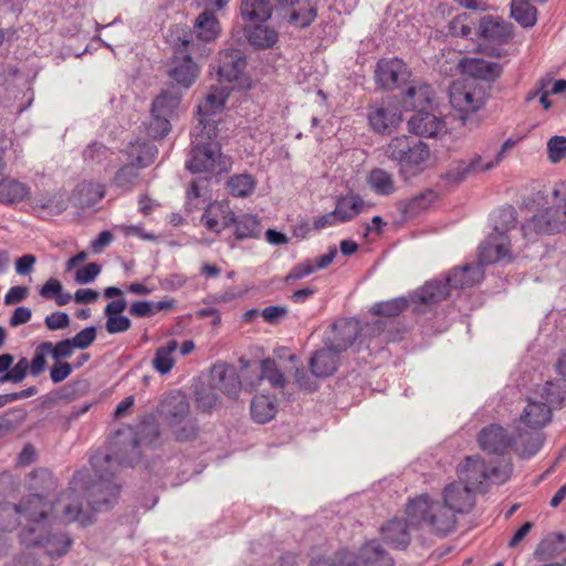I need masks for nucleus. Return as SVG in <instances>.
I'll list each match as a JSON object with an SVG mask.
<instances>
[{
  "instance_id": "nucleus-64",
  "label": "nucleus",
  "mask_w": 566,
  "mask_h": 566,
  "mask_svg": "<svg viewBox=\"0 0 566 566\" xmlns=\"http://www.w3.org/2000/svg\"><path fill=\"white\" fill-rule=\"evenodd\" d=\"M547 156L551 163L556 164L566 157V137L556 135L547 142Z\"/></svg>"
},
{
  "instance_id": "nucleus-8",
  "label": "nucleus",
  "mask_w": 566,
  "mask_h": 566,
  "mask_svg": "<svg viewBox=\"0 0 566 566\" xmlns=\"http://www.w3.org/2000/svg\"><path fill=\"white\" fill-rule=\"evenodd\" d=\"M449 102L452 108L460 114L462 122L467 116L482 108L484 99L472 84L453 82L449 87Z\"/></svg>"
},
{
  "instance_id": "nucleus-6",
  "label": "nucleus",
  "mask_w": 566,
  "mask_h": 566,
  "mask_svg": "<svg viewBox=\"0 0 566 566\" xmlns=\"http://www.w3.org/2000/svg\"><path fill=\"white\" fill-rule=\"evenodd\" d=\"M386 154L391 160L398 163L402 171L424 164L429 159L430 150L423 142L401 135L389 142Z\"/></svg>"
},
{
  "instance_id": "nucleus-14",
  "label": "nucleus",
  "mask_w": 566,
  "mask_h": 566,
  "mask_svg": "<svg viewBox=\"0 0 566 566\" xmlns=\"http://www.w3.org/2000/svg\"><path fill=\"white\" fill-rule=\"evenodd\" d=\"M409 76L405 62L398 57L380 60L375 70L376 83L385 90H394Z\"/></svg>"
},
{
  "instance_id": "nucleus-55",
  "label": "nucleus",
  "mask_w": 566,
  "mask_h": 566,
  "mask_svg": "<svg viewBox=\"0 0 566 566\" xmlns=\"http://www.w3.org/2000/svg\"><path fill=\"white\" fill-rule=\"evenodd\" d=\"M179 103L180 97L178 95L169 92H163L154 99L151 104V114H160L171 118Z\"/></svg>"
},
{
  "instance_id": "nucleus-24",
  "label": "nucleus",
  "mask_w": 566,
  "mask_h": 566,
  "mask_svg": "<svg viewBox=\"0 0 566 566\" xmlns=\"http://www.w3.org/2000/svg\"><path fill=\"white\" fill-rule=\"evenodd\" d=\"M210 382L220 394L235 397L240 392L241 381L234 367L228 365H214L210 373Z\"/></svg>"
},
{
  "instance_id": "nucleus-10",
  "label": "nucleus",
  "mask_w": 566,
  "mask_h": 566,
  "mask_svg": "<svg viewBox=\"0 0 566 566\" xmlns=\"http://www.w3.org/2000/svg\"><path fill=\"white\" fill-rule=\"evenodd\" d=\"M156 154L157 149L154 146L144 145L142 155L132 158L116 171L113 184L124 191L130 190L139 179V170L149 166L155 160Z\"/></svg>"
},
{
  "instance_id": "nucleus-41",
  "label": "nucleus",
  "mask_w": 566,
  "mask_h": 566,
  "mask_svg": "<svg viewBox=\"0 0 566 566\" xmlns=\"http://www.w3.org/2000/svg\"><path fill=\"white\" fill-rule=\"evenodd\" d=\"M198 39L205 42L213 41L220 33V24L216 15L211 12H201L193 24Z\"/></svg>"
},
{
  "instance_id": "nucleus-23",
  "label": "nucleus",
  "mask_w": 566,
  "mask_h": 566,
  "mask_svg": "<svg viewBox=\"0 0 566 566\" xmlns=\"http://www.w3.org/2000/svg\"><path fill=\"white\" fill-rule=\"evenodd\" d=\"M368 119L374 130L390 133L401 123V113L390 104L374 105L369 108Z\"/></svg>"
},
{
  "instance_id": "nucleus-50",
  "label": "nucleus",
  "mask_w": 566,
  "mask_h": 566,
  "mask_svg": "<svg viewBox=\"0 0 566 566\" xmlns=\"http://www.w3.org/2000/svg\"><path fill=\"white\" fill-rule=\"evenodd\" d=\"M228 94L223 88H213L198 105V115L212 116L221 112L226 105Z\"/></svg>"
},
{
  "instance_id": "nucleus-59",
  "label": "nucleus",
  "mask_w": 566,
  "mask_h": 566,
  "mask_svg": "<svg viewBox=\"0 0 566 566\" xmlns=\"http://www.w3.org/2000/svg\"><path fill=\"white\" fill-rule=\"evenodd\" d=\"M174 438L180 442L191 441L196 439L199 432V427L196 420L190 416L178 422L176 427L168 429Z\"/></svg>"
},
{
  "instance_id": "nucleus-57",
  "label": "nucleus",
  "mask_w": 566,
  "mask_h": 566,
  "mask_svg": "<svg viewBox=\"0 0 566 566\" xmlns=\"http://www.w3.org/2000/svg\"><path fill=\"white\" fill-rule=\"evenodd\" d=\"M408 307V300L405 297H397L389 301L376 303L370 308L374 315L394 317L399 315Z\"/></svg>"
},
{
  "instance_id": "nucleus-49",
  "label": "nucleus",
  "mask_w": 566,
  "mask_h": 566,
  "mask_svg": "<svg viewBox=\"0 0 566 566\" xmlns=\"http://www.w3.org/2000/svg\"><path fill=\"white\" fill-rule=\"evenodd\" d=\"M277 32L263 24H258L248 33L249 43L258 49H271L277 42Z\"/></svg>"
},
{
  "instance_id": "nucleus-62",
  "label": "nucleus",
  "mask_w": 566,
  "mask_h": 566,
  "mask_svg": "<svg viewBox=\"0 0 566 566\" xmlns=\"http://www.w3.org/2000/svg\"><path fill=\"white\" fill-rule=\"evenodd\" d=\"M516 226V210L513 207H506L500 210L495 226L494 232L499 235H505V232L510 229L515 228Z\"/></svg>"
},
{
  "instance_id": "nucleus-52",
  "label": "nucleus",
  "mask_w": 566,
  "mask_h": 566,
  "mask_svg": "<svg viewBox=\"0 0 566 566\" xmlns=\"http://www.w3.org/2000/svg\"><path fill=\"white\" fill-rule=\"evenodd\" d=\"M229 192L239 198L251 195L255 188V180L251 175L240 174L232 176L227 182Z\"/></svg>"
},
{
  "instance_id": "nucleus-20",
  "label": "nucleus",
  "mask_w": 566,
  "mask_h": 566,
  "mask_svg": "<svg viewBox=\"0 0 566 566\" xmlns=\"http://www.w3.org/2000/svg\"><path fill=\"white\" fill-rule=\"evenodd\" d=\"M513 438L500 424H490L483 428L479 436L478 442L480 448L489 453L502 454L512 444Z\"/></svg>"
},
{
  "instance_id": "nucleus-2",
  "label": "nucleus",
  "mask_w": 566,
  "mask_h": 566,
  "mask_svg": "<svg viewBox=\"0 0 566 566\" xmlns=\"http://www.w3.org/2000/svg\"><path fill=\"white\" fill-rule=\"evenodd\" d=\"M405 514L411 525H427L440 536L452 533L457 526V514L446 505L432 501L428 494L410 499L405 506Z\"/></svg>"
},
{
  "instance_id": "nucleus-27",
  "label": "nucleus",
  "mask_w": 566,
  "mask_h": 566,
  "mask_svg": "<svg viewBox=\"0 0 566 566\" xmlns=\"http://www.w3.org/2000/svg\"><path fill=\"white\" fill-rule=\"evenodd\" d=\"M48 503L38 494L29 495L19 505L13 506L29 523L28 527H45L43 522L48 515Z\"/></svg>"
},
{
  "instance_id": "nucleus-26",
  "label": "nucleus",
  "mask_w": 566,
  "mask_h": 566,
  "mask_svg": "<svg viewBox=\"0 0 566 566\" xmlns=\"http://www.w3.org/2000/svg\"><path fill=\"white\" fill-rule=\"evenodd\" d=\"M202 221L208 230L220 233L235 222V214L228 202H213L207 207Z\"/></svg>"
},
{
  "instance_id": "nucleus-54",
  "label": "nucleus",
  "mask_w": 566,
  "mask_h": 566,
  "mask_svg": "<svg viewBox=\"0 0 566 566\" xmlns=\"http://www.w3.org/2000/svg\"><path fill=\"white\" fill-rule=\"evenodd\" d=\"M220 392L210 382L201 384L196 390L197 408L202 411H210L218 403Z\"/></svg>"
},
{
  "instance_id": "nucleus-36",
  "label": "nucleus",
  "mask_w": 566,
  "mask_h": 566,
  "mask_svg": "<svg viewBox=\"0 0 566 566\" xmlns=\"http://www.w3.org/2000/svg\"><path fill=\"white\" fill-rule=\"evenodd\" d=\"M365 205L359 195L349 191L337 199L334 214L338 217L339 222H346L356 218L363 211Z\"/></svg>"
},
{
  "instance_id": "nucleus-48",
  "label": "nucleus",
  "mask_w": 566,
  "mask_h": 566,
  "mask_svg": "<svg viewBox=\"0 0 566 566\" xmlns=\"http://www.w3.org/2000/svg\"><path fill=\"white\" fill-rule=\"evenodd\" d=\"M511 17L523 28H532L537 21V9L527 0H512Z\"/></svg>"
},
{
  "instance_id": "nucleus-28",
  "label": "nucleus",
  "mask_w": 566,
  "mask_h": 566,
  "mask_svg": "<svg viewBox=\"0 0 566 566\" xmlns=\"http://www.w3.org/2000/svg\"><path fill=\"white\" fill-rule=\"evenodd\" d=\"M511 261L510 242L506 235L491 233L480 248L479 260L482 264Z\"/></svg>"
},
{
  "instance_id": "nucleus-44",
  "label": "nucleus",
  "mask_w": 566,
  "mask_h": 566,
  "mask_svg": "<svg viewBox=\"0 0 566 566\" xmlns=\"http://www.w3.org/2000/svg\"><path fill=\"white\" fill-rule=\"evenodd\" d=\"M252 418L259 423H265L274 418L276 413L275 401L266 395L255 396L250 406Z\"/></svg>"
},
{
  "instance_id": "nucleus-30",
  "label": "nucleus",
  "mask_w": 566,
  "mask_h": 566,
  "mask_svg": "<svg viewBox=\"0 0 566 566\" xmlns=\"http://www.w3.org/2000/svg\"><path fill=\"white\" fill-rule=\"evenodd\" d=\"M434 93L432 88L424 83H412L402 95L403 106L411 111L422 112L433 102Z\"/></svg>"
},
{
  "instance_id": "nucleus-3",
  "label": "nucleus",
  "mask_w": 566,
  "mask_h": 566,
  "mask_svg": "<svg viewBox=\"0 0 566 566\" xmlns=\"http://www.w3.org/2000/svg\"><path fill=\"white\" fill-rule=\"evenodd\" d=\"M552 198L549 207L522 226L524 237L559 233L566 229V181L553 189Z\"/></svg>"
},
{
  "instance_id": "nucleus-12",
  "label": "nucleus",
  "mask_w": 566,
  "mask_h": 566,
  "mask_svg": "<svg viewBox=\"0 0 566 566\" xmlns=\"http://www.w3.org/2000/svg\"><path fill=\"white\" fill-rule=\"evenodd\" d=\"M497 473L499 470L496 468L489 472L484 460L480 455L467 457L458 471L460 483L469 486L472 491L479 490L484 481L496 476Z\"/></svg>"
},
{
  "instance_id": "nucleus-13",
  "label": "nucleus",
  "mask_w": 566,
  "mask_h": 566,
  "mask_svg": "<svg viewBox=\"0 0 566 566\" xmlns=\"http://www.w3.org/2000/svg\"><path fill=\"white\" fill-rule=\"evenodd\" d=\"M139 440L135 434H129L123 439L114 441V451L112 454H101L99 457H109L112 460L106 464L114 471L119 465H134L140 460Z\"/></svg>"
},
{
  "instance_id": "nucleus-42",
  "label": "nucleus",
  "mask_w": 566,
  "mask_h": 566,
  "mask_svg": "<svg viewBox=\"0 0 566 566\" xmlns=\"http://www.w3.org/2000/svg\"><path fill=\"white\" fill-rule=\"evenodd\" d=\"M177 348L178 342L176 339H170L166 345L158 347L151 361L154 369L160 375L168 374L175 366L174 353Z\"/></svg>"
},
{
  "instance_id": "nucleus-25",
  "label": "nucleus",
  "mask_w": 566,
  "mask_h": 566,
  "mask_svg": "<svg viewBox=\"0 0 566 566\" xmlns=\"http://www.w3.org/2000/svg\"><path fill=\"white\" fill-rule=\"evenodd\" d=\"M416 527L409 523L408 517H392L380 527L382 539L396 548H405L410 543V528Z\"/></svg>"
},
{
  "instance_id": "nucleus-7",
  "label": "nucleus",
  "mask_w": 566,
  "mask_h": 566,
  "mask_svg": "<svg viewBox=\"0 0 566 566\" xmlns=\"http://www.w3.org/2000/svg\"><path fill=\"white\" fill-rule=\"evenodd\" d=\"M27 546H41L51 558L61 557L70 551L73 541L62 531L45 527H27L21 533Z\"/></svg>"
},
{
  "instance_id": "nucleus-53",
  "label": "nucleus",
  "mask_w": 566,
  "mask_h": 566,
  "mask_svg": "<svg viewBox=\"0 0 566 566\" xmlns=\"http://www.w3.org/2000/svg\"><path fill=\"white\" fill-rule=\"evenodd\" d=\"M234 235L239 240L256 238L260 234V223L255 216L243 214L239 219L235 218Z\"/></svg>"
},
{
  "instance_id": "nucleus-17",
  "label": "nucleus",
  "mask_w": 566,
  "mask_h": 566,
  "mask_svg": "<svg viewBox=\"0 0 566 566\" xmlns=\"http://www.w3.org/2000/svg\"><path fill=\"white\" fill-rule=\"evenodd\" d=\"M81 491L75 490V485L71 483V486L63 493H61L53 504V510L56 518H60L64 523H71L81 521L82 524L85 520H81L82 504L80 501Z\"/></svg>"
},
{
  "instance_id": "nucleus-18",
  "label": "nucleus",
  "mask_w": 566,
  "mask_h": 566,
  "mask_svg": "<svg viewBox=\"0 0 566 566\" xmlns=\"http://www.w3.org/2000/svg\"><path fill=\"white\" fill-rule=\"evenodd\" d=\"M245 59L239 49H227L219 53L217 74L218 80L224 83H232L239 80L245 67Z\"/></svg>"
},
{
  "instance_id": "nucleus-22",
  "label": "nucleus",
  "mask_w": 566,
  "mask_h": 566,
  "mask_svg": "<svg viewBox=\"0 0 566 566\" xmlns=\"http://www.w3.org/2000/svg\"><path fill=\"white\" fill-rule=\"evenodd\" d=\"M340 353L329 346L315 350L308 359V367L316 378H326L335 374L339 365Z\"/></svg>"
},
{
  "instance_id": "nucleus-37",
  "label": "nucleus",
  "mask_w": 566,
  "mask_h": 566,
  "mask_svg": "<svg viewBox=\"0 0 566 566\" xmlns=\"http://www.w3.org/2000/svg\"><path fill=\"white\" fill-rule=\"evenodd\" d=\"M436 198L437 195L433 190L426 189L410 199L401 200L399 210L405 219H410L429 209Z\"/></svg>"
},
{
  "instance_id": "nucleus-45",
  "label": "nucleus",
  "mask_w": 566,
  "mask_h": 566,
  "mask_svg": "<svg viewBox=\"0 0 566 566\" xmlns=\"http://www.w3.org/2000/svg\"><path fill=\"white\" fill-rule=\"evenodd\" d=\"M367 184L377 195L381 196H389L396 189L392 174L381 168H374L369 171Z\"/></svg>"
},
{
  "instance_id": "nucleus-51",
  "label": "nucleus",
  "mask_w": 566,
  "mask_h": 566,
  "mask_svg": "<svg viewBox=\"0 0 566 566\" xmlns=\"http://www.w3.org/2000/svg\"><path fill=\"white\" fill-rule=\"evenodd\" d=\"M32 205L36 209L46 210L51 213H60L65 210L63 197L57 192H40L32 199Z\"/></svg>"
},
{
  "instance_id": "nucleus-15",
  "label": "nucleus",
  "mask_w": 566,
  "mask_h": 566,
  "mask_svg": "<svg viewBox=\"0 0 566 566\" xmlns=\"http://www.w3.org/2000/svg\"><path fill=\"white\" fill-rule=\"evenodd\" d=\"M159 415L169 429L191 415L187 397L180 391L172 392L164 398L160 403Z\"/></svg>"
},
{
  "instance_id": "nucleus-58",
  "label": "nucleus",
  "mask_w": 566,
  "mask_h": 566,
  "mask_svg": "<svg viewBox=\"0 0 566 566\" xmlns=\"http://www.w3.org/2000/svg\"><path fill=\"white\" fill-rule=\"evenodd\" d=\"M40 295L44 298H55L59 306L66 305L72 296L70 293L63 292L61 282L57 279H49L40 289Z\"/></svg>"
},
{
  "instance_id": "nucleus-35",
  "label": "nucleus",
  "mask_w": 566,
  "mask_h": 566,
  "mask_svg": "<svg viewBox=\"0 0 566 566\" xmlns=\"http://www.w3.org/2000/svg\"><path fill=\"white\" fill-rule=\"evenodd\" d=\"M358 558L364 566H394L392 557L377 541L364 544Z\"/></svg>"
},
{
  "instance_id": "nucleus-16",
  "label": "nucleus",
  "mask_w": 566,
  "mask_h": 566,
  "mask_svg": "<svg viewBox=\"0 0 566 566\" xmlns=\"http://www.w3.org/2000/svg\"><path fill=\"white\" fill-rule=\"evenodd\" d=\"M458 66L463 74L484 82H494L503 72L500 63L480 57H463Z\"/></svg>"
},
{
  "instance_id": "nucleus-32",
  "label": "nucleus",
  "mask_w": 566,
  "mask_h": 566,
  "mask_svg": "<svg viewBox=\"0 0 566 566\" xmlns=\"http://www.w3.org/2000/svg\"><path fill=\"white\" fill-rule=\"evenodd\" d=\"M14 357L11 354L0 355V382L20 384L24 380L30 371V363L22 357L13 365Z\"/></svg>"
},
{
  "instance_id": "nucleus-1",
  "label": "nucleus",
  "mask_w": 566,
  "mask_h": 566,
  "mask_svg": "<svg viewBox=\"0 0 566 566\" xmlns=\"http://www.w3.org/2000/svg\"><path fill=\"white\" fill-rule=\"evenodd\" d=\"M111 460L109 457L94 455V473L81 470L72 479L75 490L81 491L95 511L108 509L118 497L119 485L113 480L116 471L106 465Z\"/></svg>"
},
{
  "instance_id": "nucleus-63",
  "label": "nucleus",
  "mask_w": 566,
  "mask_h": 566,
  "mask_svg": "<svg viewBox=\"0 0 566 566\" xmlns=\"http://www.w3.org/2000/svg\"><path fill=\"white\" fill-rule=\"evenodd\" d=\"M198 120L200 130L195 136L193 142L200 143V140H205V143H208L210 140H216L218 136V127L212 116L199 115Z\"/></svg>"
},
{
  "instance_id": "nucleus-47",
  "label": "nucleus",
  "mask_w": 566,
  "mask_h": 566,
  "mask_svg": "<svg viewBox=\"0 0 566 566\" xmlns=\"http://www.w3.org/2000/svg\"><path fill=\"white\" fill-rule=\"evenodd\" d=\"M541 398L552 409L566 400V376L559 375L554 381H547L542 389Z\"/></svg>"
},
{
  "instance_id": "nucleus-11",
  "label": "nucleus",
  "mask_w": 566,
  "mask_h": 566,
  "mask_svg": "<svg viewBox=\"0 0 566 566\" xmlns=\"http://www.w3.org/2000/svg\"><path fill=\"white\" fill-rule=\"evenodd\" d=\"M494 167V163H482L480 155H474L470 159H460L451 163L447 170L440 175V179L447 186H457L463 182L469 176L489 171Z\"/></svg>"
},
{
  "instance_id": "nucleus-60",
  "label": "nucleus",
  "mask_w": 566,
  "mask_h": 566,
  "mask_svg": "<svg viewBox=\"0 0 566 566\" xmlns=\"http://www.w3.org/2000/svg\"><path fill=\"white\" fill-rule=\"evenodd\" d=\"M289 361L294 364V381L296 386L305 391H314L317 388L316 382L304 371L303 364L300 358L292 354L289 356Z\"/></svg>"
},
{
  "instance_id": "nucleus-33",
  "label": "nucleus",
  "mask_w": 566,
  "mask_h": 566,
  "mask_svg": "<svg viewBox=\"0 0 566 566\" xmlns=\"http://www.w3.org/2000/svg\"><path fill=\"white\" fill-rule=\"evenodd\" d=\"M478 35L488 41L507 43L512 38L511 25L503 20L483 17L480 21Z\"/></svg>"
},
{
  "instance_id": "nucleus-38",
  "label": "nucleus",
  "mask_w": 566,
  "mask_h": 566,
  "mask_svg": "<svg viewBox=\"0 0 566 566\" xmlns=\"http://www.w3.org/2000/svg\"><path fill=\"white\" fill-rule=\"evenodd\" d=\"M296 7H290L289 9H282V17L287 20L289 23L297 28H306L316 18V9L308 2L301 1L295 2Z\"/></svg>"
},
{
  "instance_id": "nucleus-4",
  "label": "nucleus",
  "mask_w": 566,
  "mask_h": 566,
  "mask_svg": "<svg viewBox=\"0 0 566 566\" xmlns=\"http://www.w3.org/2000/svg\"><path fill=\"white\" fill-rule=\"evenodd\" d=\"M174 56L171 57L168 76L177 85L189 88L199 74V67L191 59V53L197 48L191 33L178 36L172 42Z\"/></svg>"
},
{
  "instance_id": "nucleus-56",
  "label": "nucleus",
  "mask_w": 566,
  "mask_h": 566,
  "mask_svg": "<svg viewBox=\"0 0 566 566\" xmlns=\"http://www.w3.org/2000/svg\"><path fill=\"white\" fill-rule=\"evenodd\" d=\"M260 369V379L268 380L273 388H284L286 378L273 359H263Z\"/></svg>"
},
{
  "instance_id": "nucleus-31",
  "label": "nucleus",
  "mask_w": 566,
  "mask_h": 566,
  "mask_svg": "<svg viewBox=\"0 0 566 566\" xmlns=\"http://www.w3.org/2000/svg\"><path fill=\"white\" fill-rule=\"evenodd\" d=\"M126 307L127 302L123 297L111 301L106 305L104 310V315L106 316L105 328L109 334L123 333L130 328V319L122 315Z\"/></svg>"
},
{
  "instance_id": "nucleus-34",
  "label": "nucleus",
  "mask_w": 566,
  "mask_h": 566,
  "mask_svg": "<svg viewBox=\"0 0 566 566\" xmlns=\"http://www.w3.org/2000/svg\"><path fill=\"white\" fill-rule=\"evenodd\" d=\"M483 277L484 270L482 265L475 264L454 269L447 281L450 287L465 289L481 282Z\"/></svg>"
},
{
  "instance_id": "nucleus-46",
  "label": "nucleus",
  "mask_w": 566,
  "mask_h": 566,
  "mask_svg": "<svg viewBox=\"0 0 566 566\" xmlns=\"http://www.w3.org/2000/svg\"><path fill=\"white\" fill-rule=\"evenodd\" d=\"M449 287L448 281H431L416 292V297L422 304H434L448 297Z\"/></svg>"
},
{
  "instance_id": "nucleus-5",
  "label": "nucleus",
  "mask_w": 566,
  "mask_h": 566,
  "mask_svg": "<svg viewBox=\"0 0 566 566\" xmlns=\"http://www.w3.org/2000/svg\"><path fill=\"white\" fill-rule=\"evenodd\" d=\"M230 163L221 153L220 144L217 140L192 142L190 159L187 161V168L192 174L209 172L220 174L228 169Z\"/></svg>"
},
{
  "instance_id": "nucleus-29",
  "label": "nucleus",
  "mask_w": 566,
  "mask_h": 566,
  "mask_svg": "<svg viewBox=\"0 0 566 566\" xmlns=\"http://www.w3.org/2000/svg\"><path fill=\"white\" fill-rule=\"evenodd\" d=\"M552 420V409L542 400L527 399L520 416V422L530 429H541Z\"/></svg>"
},
{
  "instance_id": "nucleus-19",
  "label": "nucleus",
  "mask_w": 566,
  "mask_h": 566,
  "mask_svg": "<svg viewBox=\"0 0 566 566\" xmlns=\"http://www.w3.org/2000/svg\"><path fill=\"white\" fill-rule=\"evenodd\" d=\"M443 505L455 514L470 512L475 503L473 491L460 482L448 484L442 493Z\"/></svg>"
},
{
  "instance_id": "nucleus-40",
  "label": "nucleus",
  "mask_w": 566,
  "mask_h": 566,
  "mask_svg": "<svg viewBox=\"0 0 566 566\" xmlns=\"http://www.w3.org/2000/svg\"><path fill=\"white\" fill-rule=\"evenodd\" d=\"M104 196V185L84 181L77 186L74 192V200L77 207L88 208L98 202Z\"/></svg>"
},
{
  "instance_id": "nucleus-61",
  "label": "nucleus",
  "mask_w": 566,
  "mask_h": 566,
  "mask_svg": "<svg viewBox=\"0 0 566 566\" xmlns=\"http://www.w3.org/2000/svg\"><path fill=\"white\" fill-rule=\"evenodd\" d=\"M472 20L467 13L459 14L448 23V34L452 36L468 38L472 32Z\"/></svg>"
},
{
  "instance_id": "nucleus-43",
  "label": "nucleus",
  "mask_w": 566,
  "mask_h": 566,
  "mask_svg": "<svg viewBox=\"0 0 566 566\" xmlns=\"http://www.w3.org/2000/svg\"><path fill=\"white\" fill-rule=\"evenodd\" d=\"M271 4L266 0H242L241 15L250 22H263L271 17Z\"/></svg>"
},
{
  "instance_id": "nucleus-9",
  "label": "nucleus",
  "mask_w": 566,
  "mask_h": 566,
  "mask_svg": "<svg viewBox=\"0 0 566 566\" xmlns=\"http://www.w3.org/2000/svg\"><path fill=\"white\" fill-rule=\"evenodd\" d=\"M359 334L360 325L358 321L340 318L328 327L324 336V345L343 353L354 345Z\"/></svg>"
},
{
  "instance_id": "nucleus-21",
  "label": "nucleus",
  "mask_w": 566,
  "mask_h": 566,
  "mask_svg": "<svg viewBox=\"0 0 566 566\" xmlns=\"http://www.w3.org/2000/svg\"><path fill=\"white\" fill-rule=\"evenodd\" d=\"M408 129L420 137H437L447 132L446 122L443 118L429 113L416 112L408 120Z\"/></svg>"
},
{
  "instance_id": "nucleus-39",
  "label": "nucleus",
  "mask_w": 566,
  "mask_h": 566,
  "mask_svg": "<svg viewBox=\"0 0 566 566\" xmlns=\"http://www.w3.org/2000/svg\"><path fill=\"white\" fill-rule=\"evenodd\" d=\"M30 192L24 184L12 178L0 179V203L11 206L23 201Z\"/></svg>"
}]
</instances>
